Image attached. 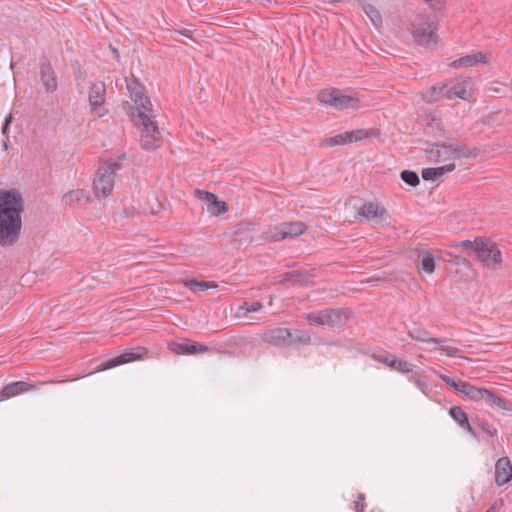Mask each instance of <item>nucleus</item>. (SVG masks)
<instances>
[{
    "label": "nucleus",
    "instance_id": "27",
    "mask_svg": "<svg viewBox=\"0 0 512 512\" xmlns=\"http://www.w3.org/2000/svg\"><path fill=\"white\" fill-rule=\"evenodd\" d=\"M485 400L487 404L493 407L500 408L502 410H511L512 406L511 404L506 401L504 398L494 394L491 390H487V393L485 394Z\"/></svg>",
    "mask_w": 512,
    "mask_h": 512
},
{
    "label": "nucleus",
    "instance_id": "2",
    "mask_svg": "<svg viewBox=\"0 0 512 512\" xmlns=\"http://www.w3.org/2000/svg\"><path fill=\"white\" fill-rule=\"evenodd\" d=\"M25 203L17 189H0V246L12 247L20 238Z\"/></svg>",
    "mask_w": 512,
    "mask_h": 512
},
{
    "label": "nucleus",
    "instance_id": "34",
    "mask_svg": "<svg viewBox=\"0 0 512 512\" xmlns=\"http://www.w3.org/2000/svg\"><path fill=\"white\" fill-rule=\"evenodd\" d=\"M391 368L400 373H410L412 372L413 365L406 360L394 357V359H391Z\"/></svg>",
    "mask_w": 512,
    "mask_h": 512
},
{
    "label": "nucleus",
    "instance_id": "52",
    "mask_svg": "<svg viewBox=\"0 0 512 512\" xmlns=\"http://www.w3.org/2000/svg\"><path fill=\"white\" fill-rule=\"evenodd\" d=\"M486 512H498L497 506L494 504L492 505Z\"/></svg>",
    "mask_w": 512,
    "mask_h": 512
},
{
    "label": "nucleus",
    "instance_id": "26",
    "mask_svg": "<svg viewBox=\"0 0 512 512\" xmlns=\"http://www.w3.org/2000/svg\"><path fill=\"white\" fill-rule=\"evenodd\" d=\"M281 224H282L283 232H285L286 238L297 237V236L301 235L306 229L305 224L300 221L284 222Z\"/></svg>",
    "mask_w": 512,
    "mask_h": 512
},
{
    "label": "nucleus",
    "instance_id": "13",
    "mask_svg": "<svg viewBox=\"0 0 512 512\" xmlns=\"http://www.w3.org/2000/svg\"><path fill=\"white\" fill-rule=\"evenodd\" d=\"M40 79L46 92H54L58 87L57 77L52 65L47 59L40 63Z\"/></svg>",
    "mask_w": 512,
    "mask_h": 512
},
{
    "label": "nucleus",
    "instance_id": "21",
    "mask_svg": "<svg viewBox=\"0 0 512 512\" xmlns=\"http://www.w3.org/2000/svg\"><path fill=\"white\" fill-rule=\"evenodd\" d=\"M408 336L413 340L426 343L442 344L446 341L445 339L430 337L429 332L422 327H414L408 331Z\"/></svg>",
    "mask_w": 512,
    "mask_h": 512
},
{
    "label": "nucleus",
    "instance_id": "38",
    "mask_svg": "<svg viewBox=\"0 0 512 512\" xmlns=\"http://www.w3.org/2000/svg\"><path fill=\"white\" fill-rule=\"evenodd\" d=\"M292 339H293V344L299 343L302 345H308L311 343V340H312L311 336L308 332L300 331V330H296L294 334L292 333Z\"/></svg>",
    "mask_w": 512,
    "mask_h": 512
},
{
    "label": "nucleus",
    "instance_id": "50",
    "mask_svg": "<svg viewBox=\"0 0 512 512\" xmlns=\"http://www.w3.org/2000/svg\"><path fill=\"white\" fill-rule=\"evenodd\" d=\"M1 131H2V134L8 138L9 126H6L5 124H3Z\"/></svg>",
    "mask_w": 512,
    "mask_h": 512
},
{
    "label": "nucleus",
    "instance_id": "24",
    "mask_svg": "<svg viewBox=\"0 0 512 512\" xmlns=\"http://www.w3.org/2000/svg\"><path fill=\"white\" fill-rule=\"evenodd\" d=\"M418 262L420 264V268L427 274H432L435 271V259L430 251H420L418 253Z\"/></svg>",
    "mask_w": 512,
    "mask_h": 512
},
{
    "label": "nucleus",
    "instance_id": "28",
    "mask_svg": "<svg viewBox=\"0 0 512 512\" xmlns=\"http://www.w3.org/2000/svg\"><path fill=\"white\" fill-rule=\"evenodd\" d=\"M262 238L266 241L278 242L286 239L285 232H283L282 224H278L274 227H270L262 235Z\"/></svg>",
    "mask_w": 512,
    "mask_h": 512
},
{
    "label": "nucleus",
    "instance_id": "25",
    "mask_svg": "<svg viewBox=\"0 0 512 512\" xmlns=\"http://www.w3.org/2000/svg\"><path fill=\"white\" fill-rule=\"evenodd\" d=\"M421 97L427 103H433L441 98H445V84L441 86H431L421 93Z\"/></svg>",
    "mask_w": 512,
    "mask_h": 512
},
{
    "label": "nucleus",
    "instance_id": "31",
    "mask_svg": "<svg viewBox=\"0 0 512 512\" xmlns=\"http://www.w3.org/2000/svg\"><path fill=\"white\" fill-rule=\"evenodd\" d=\"M263 307L262 303L259 301H255L253 303L244 302L237 309L236 316L237 317H246L249 312H257L261 310Z\"/></svg>",
    "mask_w": 512,
    "mask_h": 512
},
{
    "label": "nucleus",
    "instance_id": "8",
    "mask_svg": "<svg viewBox=\"0 0 512 512\" xmlns=\"http://www.w3.org/2000/svg\"><path fill=\"white\" fill-rule=\"evenodd\" d=\"M477 259L486 267L499 266L502 263V253L498 245L488 238L476 237Z\"/></svg>",
    "mask_w": 512,
    "mask_h": 512
},
{
    "label": "nucleus",
    "instance_id": "44",
    "mask_svg": "<svg viewBox=\"0 0 512 512\" xmlns=\"http://www.w3.org/2000/svg\"><path fill=\"white\" fill-rule=\"evenodd\" d=\"M439 350L449 357H456V356H458V354L460 352V350L456 347L444 346V345H442L439 348Z\"/></svg>",
    "mask_w": 512,
    "mask_h": 512
},
{
    "label": "nucleus",
    "instance_id": "1",
    "mask_svg": "<svg viewBox=\"0 0 512 512\" xmlns=\"http://www.w3.org/2000/svg\"><path fill=\"white\" fill-rule=\"evenodd\" d=\"M127 90L136 107L132 108L130 116L135 126L141 132L140 144L145 150H154L161 145V132L150 112L151 102L144 95V86L132 75L125 78Z\"/></svg>",
    "mask_w": 512,
    "mask_h": 512
},
{
    "label": "nucleus",
    "instance_id": "15",
    "mask_svg": "<svg viewBox=\"0 0 512 512\" xmlns=\"http://www.w3.org/2000/svg\"><path fill=\"white\" fill-rule=\"evenodd\" d=\"M512 479V464L507 457L498 459L495 465V482L498 486L508 483Z\"/></svg>",
    "mask_w": 512,
    "mask_h": 512
},
{
    "label": "nucleus",
    "instance_id": "36",
    "mask_svg": "<svg viewBox=\"0 0 512 512\" xmlns=\"http://www.w3.org/2000/svg\"><path fill=\"white\" fill-rule=\"evenodd\" d=\"M401 179L411 187H415L420 183L419 176L411 170H403L400 174Z\"/></svg>",
    "mask_w": 512,
    "mask_h": 512
},
{
    "label": "nucleus",
    "instance_id": "37",
    "mask_svg": "<svg viewBox=\"0 0 512 512\" xmlns=\"http://www.w3.org/2000/svg\"><path fill=\"white\" fill-rule=\"evenodd\" d=\"M409 380L413 382L419 390L425 395H428L431 391L428 383L421 378L418 374H412L409 376Z\"/></svg>",
    "mask_w": 512,
    "mask_h": 512
},
{
    "label": "nucleus",
    "instance_id": "18",
    "mask_svg": "<svg viewBox=\"0 0 512 512\" xmlns=\"http://www.w3.org/2000/svg\"><path fill=\"white\" fill-rule=\"evenodd\" d=\"M170 349L177 354H197L205 353L209 348L191 340H185L181 343L170 344Z\"/></svg>",
    "mask_w": 512,
    "mask_h": 512
},
{
    "label": "nucleus",
    "instance_id": "17",
    "mask_svg": "<svg viewBox=\"0 0 512 512\" xmlns=\"http://www.w3.org/2000/svg\"><path fill=\"white\" fill-rule=\"evenodd\" d=\"M471 92L467 81L457 82L451 86L445 84V98L452 100L454 98H460L463 100H469Z\"/></svg>",
    "mask_w": 512,
    "mask_h": 512
},
{
    "label": "nucleus",
    "instance_id": "46",
    "mask_svg": "<svg viewBox=\"0 0 512 512\" xmlns=\"http://www.w3.org/2000/svg\"><path fill=\"white\" fill-rule=\"evenodd\" d=\"M174 32L178 33L182 36H185L189 39H193V31L190 29H185V28L184 29H175Z\"/></svg>",
    "mask_w": 512,
    "mask_h": 512
},
{
    "label": "nucleus",
    "instance_id": "10",
    "mask_svg": "<svg viewBox=\"0 0 512 512\" xmlns=\"http://www.w3.org/2000/svg\"><path fill=\"white\" fill-rule=\"evenodd\" d=\"M357 215L381 225L388 223L390 218L387 209L376 201L365 202L357 210Z\"/></svg>",
    "mask_w": 512,
    "mask_h": 512
},
{
    "label": "nucleus",
    "instance_id": "19",
    "mask_svg": "<svg viewBox=\"0 0 512 512\" xmlns=\"http://www.w3.org/2000/svg\"><path fill=\"white\" fill-rule=\"evenodd\" d=\"M455 168H456V165L453 162L447 163V164H445L443 166H440V167L424 168L422 170V178L425 181H434V180L442 177L443 175L454 171Z\"/></svg>",
    "mask_w": 512,
    "mask_h": 512
},
{
    "label": "nucleus",
    "instance_id": "48",
    "mask_svg": "<svg viewBox=\"0 0 512 512\" xmlns=\"http://www.w3.org/2000/svg\"><path fill=\"white\" fill-rule=\"evenodd\" d=\"M109 47H110V50H111V52H112V54L114 56V59L119 62L120 61V54H119L118 49L113 47L112 45H110Z\"/></svg>",
    "mask_w": 512,
    "mask_h": 512
},
{
    "label": "nucleus",
    "instance_id": "32",
    "mask_svg": "<svg viewBox=\"0 0 512 512\" xmlns=\"http://www.w3.org/2000/svg\"><path fill=\"white\" fill-rule=\"evenodd\" d=\"M84 196H85L84 190H81V189L70 190L63 195L62 201L65 204L72 206L75 203H79L83 199Z\"/></svg>",
    "mask_w": 512,
    "mask_h": 512
},
{
    "label": "nucleus",
    "instance_id": "43",
    "mask_svg": "<svg viewBox=\"0 0 512 512\" xmlns=\"http://www.w3.org/2000/svg\"><path fill=\"white\" fill-rule=\"evenodd\" d=\"M478 426L491 437L497 434V429L485 421L478 422Z\"/></svg>",
    "mask_w": 512,
    "mask_h": 512
},
{
    "label": "nucleus",
    "instance_id": "40",
    "mask_svg": "<svg viewBox=\"0 0 512 512\" xmlns=\"http://www.w3.org/2000/svg\"><path fill=\"white\" fill-rule=\"evenodd\" d=\"M395 356H392L391 354H389L388 352H383V353H379V354H376V353H373L371 355V358L379 363H382L384 365H387L388 367L391 368V359H394Z\"/></svg>",
    "mask_w": 512,
    "mask_h": 512
},
{
    "label": "nucleus",
    "instance_id": "22",
    "mask_svg": "<svg viewBox=\"0 0 512 512\" xmlns=\"http://www.w3.org/2000/svg\"><path fill=\"white\" fill-rule=\"evenodd\" d=\"M449 414L460 425L461 428L465 429L472 435H475L474 430L469 423L467 413L461 407H451L449 410Z\"/></svg>",
    "mask_w": 512,
    "mask_h": 512
},
{
    "label": "nucleus",
    "instance_id": "4",
    "mask_svg": "<svg viewBox=\"0 0 512 512\" xmlns=\"http://www.w3.org/2000/svg\"><path fill=\"white\" fill-rule=\"evenodd\" d=\"M352 316L349 308H326L305 314L306 321L313 326H325L340 329L346 325Z\"/></svg>",
    "mask_w": 512,
    "mask_h": 512
},
{
    "label": "nucleus",
    "instance_id": "9",
    "mask_svg": "<svg viewBox=\"0 0 512 512\" xmlns=\"http://www.w3.org/2000/svg\"><path fill=\"white\" fill-rule=\"evenodd\" d=\"M439 377L454 390L464 394L468 399L474 401H484L487 389L478 388L466 381H455L445 374L438 373Z\"/></svg>",
    "mask_w": 512,
    "mask_h": 512
},
{
    "label": "nucleus",
    "instance_id": "33",
    "mask_svg": "<svg viewBox=\"0 0 512 512\" xmlns=\"http://www.w3.org/2000/svg\"><path fill=\"white\" fill-rule=\"evenodd\" d=\"M195 196L198 199L206 202L208 210H211V204H218L217 196L211 192L197 189L195 190Z\"/></svg>",
    "mask_w": 512,
    "mask_h": 512
},
{
    "label": "nucleus",
    "instance_id": "14",
    "mask_svg": "<svg viewBox=\"0 0 512 512\" xmlns=\"http://www.w3.org/2000/svg\"><path fill=\"white\" fill-rule=\"evenodd\" d=\"M106 85L102 81H96L91 84L89 89V103L92 112H97L98 109L105 103Z\"/></svg>",
    "mask_w": 512,
    "mask_h": 512
},
{
    "label": "nucleus",
    "instance_id": "47",
    "mask_svg": "<svg viewBox=\"0 0 512 512\" xmlns=\"http://www.w3.org/2000/svg\"><path fill=\"white\" fill-rule=\"evenodd\" d=\"M450 262H452L453 264H456V265H460V264H467L469 261L466 259V258H463L461 256H454Z\"/></svg>",
    "mask_w": 512,
    "mask_h": 512
},
{
    "label": "nucleus",
    "instance_id": "41",
    "mask_svg": "<svg viewBox=\"0 0 512 512\" xmlns=\"http://www.w3.org/2000/svg\"><path fill=\"white\" fill-rule=\"evenodd\" d=\"M228 207L224 201H219L218 204H211V210H208L212 215L218 216L227 212Z\"/></svg>",
    "mask_w": 512,
    "mask_h": 512
},
{
    "label": "nucleus",
    "instance_id": "45",
    "mask_svg": "<svg viewBox=\"0 0 512 512\" xmlns=\"http://www.w3.org/2000/svg\"><path fill=\"white\" fill-rule=\"evenodd\" d=\"M300 277V273L297 271H291L285 274L282 282L296 281Z\"/></svg>",
    "mask_w": 512,
    "mask_h": 512
},
{
    "label": "nucleus",
    "instance_id": "6",
    "mask_svg": "<svg viewBox=\"0 0 512 512\" xmlns=\"http://www.w3.org/2000/svg\"><path fill=\"white\" fill-rule=\"evenodd\" d=\"M119 160H107L98 168L96 177L93 181L95 195L97 197H108L114 187L115 175L120 170Z\"/></svg>",
    "mask_w": 512,
    "mask_h": 512
},
{
    "label": "nucleus",
    "instance_id": "29",
    "mask_svg": "<svg viewBox=\"0 0 512 512\" xmlns=\"http://www.w3.org/2000/svg\"><path fill=\"white\" fill-rule=\"evenodd\" d=\"M347 135H349L348 131L338 134V135H335V136H332V137H329V138H326L322 142V145L327 146V147H334L337 145H344L347 143H351V138Z\"/></svg>",
    "mask_w": 512,
    "mask_h": 512
},
{
    "label": "nucleus",
    "instance_id": "53",
    "mask_svg": "<svg viewBox=\"0 0 512 512\" xmlns=\"http://www.w3.org/2000/svg\"><path fill=\"white\" fill-rule=\"evenodd\" d=\"M489 91L492 93H500V88L498 87H491L489 88Z\"/></svg>",
    "mask_w": 512,
    "mask_h": 512
},
{
    "label": "nucleus",
    "instance_id": "49",
    "mask_svg": "<svg viewBox=\"0 0 512 512\" xmlns=\"http://www.w3.org/2000/svg\"><path fill=\"white\" fill-rule=\"evenodd\" d=\"M13 121V115L12 113H9L6 117H5V121H4V124L6 126H10V124L12 123Z\"/></svg>",
    "mask_w": 512,
    "mask_h": 512
},
{
    "label": "nucleus",
    "instance_id": "5",
    "mask_svg": "<svg viewBox=\"0 0 512 512\" xmlns=\"http://www.w3.org/2000/svg\"><path fill=\"white\" fill-rule=\"evenodd\" d=\"M410 30L416 44L422 47H435L438 44V25L432 17L417 14L411 22Z\"/></svg>",
    "mask_w": 512,
    "mask_h": 512
},
{
    "label": "nucleus",
    "instance_id": "7",
    "mask_svg": "<svg viewBox=\"0 0 512 512\" xmlns=\"http://www.w3.org/2000/svg\"><path fill=\"white\" fill-rule=\"evenodd\" d=\"M317 100L324 105H329L338 110H358L363 107L357 95L342 94L340 90L324 89L318 92Z\"/></svg>",
    "mask_w": 512,
    "mask_h": 512
},
{
    "label": "nucleus",
    "instance_id": "16",
    "mask_svg": "<svg viewBox=\"0 0 512 512\" xmlns=\"http://www.w3.org/2000/svg\"><path fill=\"white\" fill-rule=\"evenodd\" d=\"M35 389H36V386L34 384H31V383H28L25 381H16V382H12V383L5 385L1 389L0 394L3 398L9 399V398L15 397L21 393L29 392V391H32Z\"/></svg>",
    "mask_w": 512,
    "mask_h": 512
},
{
    "label": "nucleus",
    "instance_id": "39",
    "mask_svg": "<svg viewBox=\"0 0 512 512\" xmlns=\"http://www.w3.org/2000/svg\"><path fill=\"white\" fill-rule=\"evenodd\" d=\"M450 247L455 249H462V250H473L475 252L476 250V238L474 241L470 240H463L458 242H453L450 244Z\"/></svg>",
    "mask_w": 512,
    "mask_h": 512
},
{
    "label": "nucleus",
    "instance_id": "23",
    "mask_svg": "<svg viewBox=\"0 0 512 512\" xmlns=\"http://www.w3.org/2000/svg\"><path fill=\"white\" fill-rule=\"evenodd\" d=\"M182 284L192 292L205 291L210 288L218 287V284L214 281H198L194 278H185L182 280Z\"/></svg>",
    "mask_w": 512,
    "mask_h": 512
},
{
    "label": "nucleus",
    "instance_id": "20",
    "mask_svg": "<svg viewBox=\"0 0 512 512\" xmlns=\"http://www.w3.org/2000/svg\"><path fill=\"white\" fill-rule=\"evenodd\" d=\"M487 56L482 52H475L464 57H461L451 63L454 68L457 67H472L478 63H486Z\"/></svg>",
    "mask_w": 512,
    "mask_h": 512
},
{
    "label": "nucleus",
    "instance_id": "11",
    "mask_svg": "<svg viewBox=\"0 0 512 512\" xmlns=\"http://www.w3.org/2000/svg\"><path fill=\"white\" fill-rule=\"evenodd\" d=\"M147 355V350L144 347H137L135 349H132L130 351H126L119 356H116L114 358H111L107 361H104L100 363L95 371H105L111 368H114L116 366L126 364L132 361L141 360Z\"/></svg>",
    "mask_w": 512,
    "mask_h": 512
},
{
    "label": "nucleus",
    "instance_id": "35",
    "mask_svg": "<svg viewBox=\"0 0 512 512\" xmlns=\"http://www.w3.org/2000/svg\"><path fill=\"white\" fill-rule=\"evenodd\" d=\"M363 10L365 14L370 18L375 26H379L382 22L379 11L371 4H364Z\"/></svg>",
    "mask_w": 512,
    "mask_h": 512
},
{
    "label": "nucleus",
    "instance_id": "42",
    "mask_svg": "<svg viewBox=\"0 0 512 512\" xmlns=\"http://www.w3.org/2000/svg\"><path fill=\"white\" fill-rule=\"evenodd\" d=\"M354 504V509L356 512H364L366 508L365 495L363 493H359Z\"/></svg>",
    "mask_w": 512,
    "mask_h": 512
},
{
    "label": "nucleus",
    "instance_id": "3",
    "mask_svg": "<svg viewBox=\"0 0 512 512\" xmlns=\"http://www.w3.org/2000/svg\"><path fill=\"white\" fill-rule=\"evenodd\" d=\"M426 155L431 162H449L457 159L476 158L479 155V149L470 148L466 144H450L446 142H437L426 149Z\"/></svg>",
    "mask_w": 512,
    "mask_h": 512
},
{
    "label": "nucleus",
    "instance_id": "30",
    "mask_svg": "<svg viewBox=\"0 0 512 512\" xmlns=\"http://www.w3.org/2000/svg\"><path fill=\"white\" fill-rule=\"evenodd\" d=\"M348 132H349L348 136L351 138V143L352 142H358V141H361L363 139H366V138L378 135V131L376 129H373V128H370V129H357V130L348 131Z\"/></svg>",
    "mask_w": 512,
    "mask_h": 512
},
{
    "label": "nucleus",
    "instance_id": "54",
    "mask_svg": "<svg viewBox=\"0 0 512 512\" xmlns=\"http://www.w3.org/2000/svg\"><path fill=\"white\" fill-rule=\"evenodd\" d=\"M330 3H337L339 2L340 0H328Z\"/></svg>",
    "mask_w": 512,
    "mask_h": 512
},
{
    "label": "nucleus",
    "instance_id": "51",
    "mask_svg": "<svg viewBox=\"0 0 512 512\" xmlns=\"http://www.w3.org/2000/svg\"><path fill=\"white\" fill-rule=\"evenodd\" d=\"M2 147L5 151H8L9 150V144H8V140H5L3 141L2 143Z\"/></svg>",
    "mask_w": 512,
    "mask_h": 512
},
{
    "label": "nucleus",
    "instance_id": "12",
    "mask_svg": "<svg viewBox=\"0 0 512 512\" xmlns=\"http://www.w3.org/2000/svg\"><path fill=\"white\" fill-rule=\"evenodd\" d=\"M260 338L264 343L275 347L291 346L293 344L292 332L288 328L276 327L265 329Z\"/></svg>",
    "mask_w": 512,
    "mask_h": 512
}]
</instances>
